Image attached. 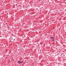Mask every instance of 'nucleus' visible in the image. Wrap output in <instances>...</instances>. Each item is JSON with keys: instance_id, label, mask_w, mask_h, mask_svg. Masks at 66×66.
I'll return each mask as SVG.
<instances>
[{"instance_id": "f03ea898", "label": "nucleus", "mask_w": 66, "mask_h": 66, "mask_svg": "<svg viewBox=\"0 0 66 66\" xmlns=\"http://www.w3.org/2000/svg\"><path fill=\"white\" fill-rule=\"evenodd\" d=\"M54 38H55L54 37H51V39H54Z\"/></svg>"}, {"instance_id": "39448f33", "label": "nucleus", "mask_w": 66, "mask_h": 66, "mask_svg": "<svg viewBox=\"0 0 66 66\" xmlns=\"http://www.w3.org/2000/svg\"><path fill=\"white\" fill-rule=\"evenodd\" d=\"M62 54H64V53H62Z\"/></svg>"}, {"instance_id": "f257e3e1", "label": "nucleus", "mask_w": 66, "mask_h": 66, "mask_svg": "<svg viewBox=\"0 0 66 66\" xmlns=\"http://www.w3.org/2000/svg\"><path fill=\"white\" fill-rule=\"evenodd\" d=\"M18 63L19 64H21V61H19L18 62Z\"/></svg>"}, {"instance_id": "7ed1b4c3", "label": "nucleus", "mask_w": 66, "mask_h": 66, "mask_svg": "<svg viewBox=\"0 0 66 66\" xmlns=\"http://www.w3.org/2000/svg\"><path fill=\"white\" fill-rule=\"evenodd\" d=\"M52 39V41H54V39Z\"/></svg>"}, {"instance_id": "6e6552de", "label": "nucleus", "mask_w": 66, "mask_h": 66, "mask_svg": "<svg viewBox=\"0 0 66 66\" xmlns=\"http://www.w3.org/2000/svg\"><path fill=\"white\" fill-rule=\"evenodd\" d=\"M14 40H15V39H14Z\"/></svg>"}, {"instance_id": "423d86ee", "label": "nucleus", "mask_w": 66, "mask_h": 66, "mask_svg": "<svg viewBox=\"0 0 66 66\" xmlns=\"http://www.w3.org/2000/svg\"><path fill=\"white\" fill-rule=\"evenodd\" d=\"M15 5H16V6H17V4H16Z\"/></svg>"}, {"instance_id": "20e7f679", "label": "nucleus", "mask_w": 66, "mask_h": 66, "mask_svg": "<svg viewBox=\"0 0 66 66\" xmlns=\"http://www.w3.org/2000/svg\"><path fill=\"white\" fill-rule=\"evenodd\" d=\"M23 61L21 62V64H22V63H23Z\"/></svg>"}, {"instance_id": "0eeeda50", "label": "nucleus", "mask_w": 66, "mask_h": 66, "mask_svg": "<svg viewBox=\"0 0 66 66\" xmlns=\"http://www.w3.org/2000/svg\"><path fill=\"white\" fill-rule=\"evenodd\" d=\"M63 56H65V55H63Z\"/></svg>"}]
</instances>
